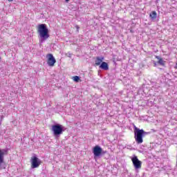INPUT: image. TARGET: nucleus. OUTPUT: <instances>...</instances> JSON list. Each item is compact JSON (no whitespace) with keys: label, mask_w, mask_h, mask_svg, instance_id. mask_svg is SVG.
<instances>
[{"label":"nucleus","mask_w":177,"mask_h":177,"mask_svg":"<svg viewBox=\"0 0 177 177\" xmlns=\"http://www.w3.org/2000/svg\"><path fill=\"white\" fill-rule=\"evenodd\" d=\"M47 64L50 67H53L55 66V63H56V59L53 57V55L48 54L47 55Z\"/></svg>","instance_id":"0eeeda50"},{"label":"nucleus","mask_w":177,"mask_h":177,"mask_svg":"<svg viewBox=\"0 0 177 177\" xmlns=\"http://www.w3.org/2000/svg\"><path fill=\"white\" fill-rule=\"evenodd\" d=\"M102 151H103V149L99 146H95L93 150L95 157H99L102 154Z\"/></svg>","instance_id":"6e6552de"},{"label":"nucleus","mask_w":177,"mask_h":177,"mask_svg":"<svg viewBox=\"0 0 177 177\" xmlns=\"http://www.w3.org/2000/svg\"><path fill=\"white\" fill-rule=\"evenodd\" d=\"M37 32L39 34V39L41 44H44V41L50 37L49 30L45 24H41L38 26Z\"/></svg>","instance_id":"f257e3e1"},{"label":"nucleus","mask_w":177,"mask_h":177,"mask_svg":"<svg viewBox=\"0 0 177 177\" xmlns=\"http://www.w3.org/2000/svg\"><path fill=\"white\" fill-rule=\"evenodd\" d=\"M146 134L143 129H140L136 126H134V138L136 143L140 145L143 143V136Z\"/></svg>","instance_id":"f03ea898"},{"label":"nucleus","mask_w":177,"mask_h":177,"mask_svg":"<svg viewBox=\"0 0 177 177\" xmlns=\"http://www.w3.org/2000/svg\"><path fill=\"white\" fill-rule=\"evenodd\" d=\"M158 63L160 66H165V61H164L162 59H160V60H158Z\"/></svg>","instance_id":"f8f14e48"},{"label":"nucleus","mask_w":177,"mask_h":177,"mask_svg":"<svg viewBox=\"0 0 177 177\" xmlns=\"http://www.w3.org/2000/svg\"><path fill=\"white\" fill-rule=\"evenodd\" d=\"M6 155H8V149H0V169H6V163L3 161Z\"/></svg>","instance_id":"20e7f679"},{"label":"nucleus","mask_w":177,"mask_h":177,"mask_svg":"<svg viewBox=\"0 0 177 177\" xmlns=\"http://www.w3.org/2000/svg\"><path fill=\"white\" fill-rule=\"evenodd\" d=\"M0 60H1V57H0Z\"/></svg>","instance_id":"a211bd4d"},{"label":"nucleus","mask_w":177,"mask_h":177,"mask_svg":"<svg viewBox=\"0 0 177 177\" xmlns=\"http://www.w3.org/2000/svg\"><path fill=\"white\" fill-rule=\"evenodd\" d=\"M66 1V2H68L70 0H65Z\"/></svg>","instance_id":"f3484780"},{"label":"nucleus","mask_w":177,"mask_h":177,"mask_svg":"<svg viewBox=\"0 0 177 177\" xmlns=\"http://www.w3.org/2000/svg\"><path fill=\"white\" fill-rule=\"evenodd\" d=\"M52 131L54 136H60L64 132V127L62 124H55L52 127Z\"/></svg>","instance_id":"7ed1b4c3"},{"label":"nucleus","mask_w":177,"mask_h":177,"mask_svg":"<svg viewBox=\"0 0 177 177\" xmlns=\"http://www.w3.org/2000/svg\"><path fill=\"white\" fill-rule=\"evenodd\" d=\"M75 82H78L80 81V77L78 76H74L72 78Z\"/></svg>","instance_id":"ddd939ff"},{"label":"nucleus","mask_w":177,"mask_h":177,"mask_svg":"<svg viewBox=\"0 0 177 177\" xmlns=\"http://www.w3.org/2000/svg\"><path fill=\"white\" fill-rule=\"evenodd\" d=\"M131 161L135 169H140L142 168V161L139 160L138 156H134L131 158Z\"/></svg>","instance_id":"423d86ee"},{"label":"nucleus","mask_w":177,"mask_h":177,"mask_svg":"<svg viewBox=\"0 0 177 177\" xmlns=\"http://www.w3.org/2000/svg\"><path fill=\"white\" fill-rule=\"evenodd\" d=\"M31 168L35 169L38 168L39 165L42 163L41 159L38 158L36 156H33L30 159Z\"/></svg>","instance_id":"39448f33"},{"label":"nucleus","mask_w":177,"mask_h":177,"mask_svg":"<svg viewBox=\"0 0 177 177\" xmlns=\"http://www.w3.org/2000/svg\"><path fill=\"white\" fill-rule=\"evenodd\" d=\"M13 0H8V2H12Z\"/></svg>","instance_id":"dca6fc26"},{"label":"nucleus","mask_w":177,"mask_h":177,"mask_svg":"<svg viewBox=\"0 0 177 177\" xmlns=\"http://www.w3.org/2000/svg\"><path fill=\"white\" fill-rule=\"evenodd\" d=\"M149 17H151V20H156V19H157V12L156 11H152L149 14Z\"/></svg>","instance_id":"9b49d317"},{"label":"nucleus","mask_w":177,"mask_h":177,"mask_svg":"<svg viewBox=\"0 0 177 177\" xmlns=\"http://www.w3.org/2000/svg\"><path fill=\"white\" fill-rule=\"evenodd\" d=\"M100 68H102V70L107 71L109 70V64L106 62H103L100 65Z\"/></svg>","instance_id":"9d476101"},{"label":"nucleus","mask_w":177,"mask_h":177,"mask_svg":"<svg viewBox=\"0 0 177 177\" xmlns=\"http://www.w3.org/2000/svg\"><path fill=\"white\" fill-rule=\"evenodd\" d=\"M156 58L158 59V60H160V59H162L161 57H160L158 56H156Z\"/></svg>","instance_id":"4468645a"},{"label":"nucleus","mask_w":177,"mask_h":177,"mask_svg":"<svg viewBox=\"0 0 177 177\" xmlns=\"http://www.w3.org/2000/svg\"><path fill=\"white\" fill-rule=\"evenodd\" d=\"M153 64H154V66L156 67V66H157V62L153 61Z\"/></svg>","instance_id":"2eb2a0df"},{"label":"nucleus","mask_w":177,"mask_h":177,"mask_svg":"<svg viewBox=\"0 0 177 177\" xmlns=\"http://www.w3.org/2000/svg\"><path fill=\"white\" fill-rule=\"evenodd\" d=\"M104 60V57L103 56L97 57L95 61V66H100L102 63H103Z\"/></svg>","instance_id":"1a4fd4ad"}]
</instances>
